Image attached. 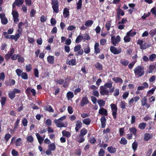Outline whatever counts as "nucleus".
<instances>
[{
    "mask_svg": "<svg viewBox=\"0 0 156 156\" xmlns=\"http://www.w3.org/2000/svg\"><path fill=\"white\" fill-rule=\"evenodd\" d=\"M144 67L143 66H137L133 70L136 76L140 77L144 74Z\"/></svg>",
    "mask_w": 156,
    "mask_h": 156,
    "instance_id": "1",
    "label": "nucleus"
},
{
    "mask_svg": "<svg viewBox=\"0 0 156 156\" xmlns=\"http://www.w3.org/2000/svg\"><path fill=\"white\" fill-rule=\"evenodd\" d=\"M9 34L6 32H4L3 33V35L5 38L14 40L15 41H16L20 37L19 34H15V35Z\"/></svg>",
    "mask_w": 156,
    "mask_h": 156,
    "instance_id": "2",
    "label": "nucleus"
},
{
    "mask_svg": "<svg viewBox=\"0 0 156 156\" xmlns=\"http://www.w3.org/2000/svg\"><path fill=\"white\" fill-rule=\"evenodd\" d=\"M51 4L53 11L57 13L58 12V2L57 0H51Z\"/></svg>",
    "mask_w": 156,
    "mask_h": 156,
    "instance_id": "3",
    "label": "nucleus"
},
{
    "mask_svg": "<svg viewBox=\"0 0 156 156\" xmlns=\"http://www.w3.org/2000/svg\"><path fill=\"white\" fill-rule=\"evenodd\" d=\"M111 108L112 112V115L114 119H116L117 113V105L114 104H111L110 105Z\"/></svg>",
    "mask_w": 156,
    "mask_h": 156,
    "instance_id": "4",
    "label": "nucleus"
},
{
    "mask_svg": "<svg viewBox=\"0 0 156 156\" xmlns=\"http://www.w3.org/2000/svg\"><path fill=\"white\" fill-rule=\"evenodd\" d=\"M66 118V116L64 115L58 119L55 120V122L56 124L57 127L61 128L64 126V124L61 122L65 119Z\"/></svg>",
    "mask_w": 156,
    "mask_h": 156,
    "instance_id": "5",
    "label": "nucleus"
},
{
    "mask_svg": "<svg viewBox=\"0 0 156 156\" xmlns=\"http://www.w3.org/2000/svg\"><path fill=\"white\" fill-rule=\"evenodd\" d=\"M120 41V37L119 35H117L116 37L115 36H112L111 41L114 46H116V44H118Z\"/></svg>",
    "mask_w": 156,
    "mask_h": 156,
    "instance_id": "6",
    "label": "nucleus"
},
{
    "mask_svg": "<svg viewBox=\"0 0 156 156\" xmlns=\"http://www.w3.org/2000/svg\"><path fill=\"white\" fill-rule=\"evenodd\" d=\"M30 93L33 96H35L36 95V92L34 89H32L30 87H28L25 90V93L27 96H30Z\"/></svg>",
    "mask_w": 156,
    "mask_h": 156,
    "instance_id": "7",
    "label": "nucleus"
},
{
    "mask_svg": "<svg viewBox=\"0 0 156 156\" xmlns=\"http://www.w3.org/2000/svg\"><path fill=\"white\" fill-rule=\"evenodd\" d=\"M141 106H145L147 108L150 107V105L147 103V99L146 96H144L141 100Z\"/></svg>",
    "mask_w": 156,
    "mask_h": 156,
    "instance_id": "8",
    "label": "nucleus"
},
{
    "mask_svg": "<svg viewBox=\"0 0 156 156\" xmlns=\"http://www.w3.org/2000/svg\"><path fill=\"white\" fill-rule=\"evenodd\" d=\"M12 14L13 16L14 23L16 24H17L19 20V19L18 18L19 15L18 12L12 10Z\"/></svg>",
    "mask_w": 156,
    "mask_h": 156,
    "instance_id": "9",
    "label": "nucleus"
},
{
    "mask_svg": "<svg viewBox=\"0 0 156 156\" xmlns=\"http://www.w3.org/2000/svg\"><path fill=\"white\" fill-rule=\"evenodd\" d=\"M74 51L75 52L78 51V55H81L83 53V51L81 48V47L80 44H78L75 46L74 48Z\"/></svg>",
    "mask_w": 156,
    "mask_h": 156,
    "instance_id": "10",
    "label": "nucleus"
},
{
    "mask_svg": "<svg viewBox=\"0 0 156 156\" xmlns=\"http://www.w3.org/2000/svg\"><path fill=\"white\" fill-rule=\"evenodd\" d=\"M111 52L114 54H118L120 53L122 51V49L121 48L117 49L114 46H111L110 48Z\"/></svg>",
    "mask_w": 156,
    "mask_h": 156,
    "instance_id": "11",
    "label": "nucleus"
},
{
    "mask_svg": "<svg viewBox=\"0 0 156 156\" xmlns=\"http://www.w3.org/2000/svg\"><path fill=\"white\" fill-rule=\"evenodd\" d=\"M106 88L104 86H101L100 87V92L102 95H108L109 91L108 90H106Z\"/></svg>",
    "mask_w": 156,
    "mask_h": 156,
    "instance_id": "12",
    "label": "nucleus"
},
{
    "mask_svg": "<svg viewBox=\"0 0 156 156\" xmlns=\"http://www.w3.org/2000/svg\"><path fill=\"white\" fill-rule=\"evenodd\" d=\"M0 18L1 19V22L3 25H5L8 23V20L4 13L0 14Z\"/></svg>",
    "mask_w": 156,
    "mask_h": 156,
    "instance_id": "13",
    "label": "nucleus"
},
{
    "mask_svg": "<svg viewBox=\"0 0 156 156\" xmlns=\"http://www.w3.org/2000/svg\"><path fill=\"white\" fill-rule=\"evenodd\" d=\"M82 123L81 121L78 120L75 122V130L76 132L79 131V129L82 127Z\"/></svg>",
    "mask_w": 156,
    "mask_h": 156,
    "instance_id": "14",
    "label": "nucleus"
},
{
    "mask_svg": "<svg viewBox=\"0 0 156 156\" xmlns=\"http://www.w3.org/2000/svg\"><path fill=\"white\" fill-rule=\"evenodd\" d=\"M89 102L88 98L87 97H84L82 98V100L80 102L81 106L83 107L84 105L88 104Z\"/></svg>",
    "mask_w": 156,
    "mask_h": 156,
    "instance_id": "15",
    "label": "nucleus"
},
{
    "mask_svg": "<svg viewBox=\"0 0 156 156\" xmlns=\"http://www.w3.org/2000/svg\"><path fill=\"white\" fill-rule=\"evenodd\" d=\"M85 138L84 136L79 134L76 138V141L79 143H82L84 141Z\"/></svg>",
    "mask_w": 156,
    "mask_h": 156,
    "instance_id": "16",
    "label": "nucleus"
},
{
    "mask_svg": "<svg viewBox=\"0 0 156 156\" xmlns=\"http://www.w3.org/2000/svg\"><path fill=\"white\" fill-rule=\"evenodd\" d=\"M16 83L15 80L12 79H9L8 81L5 82V84L7 86L14 85Z\"/></svg>",
    "mask_w": 156,
    "mask_h": 156,
    "instance_id": "17",
    "label": "nucleus"
},
{
    "mask_svg": "<svg viewBox=\"0 0 156 156\" xmlns=\"http://www.w3.org/2000/svg\"><path fill=\"white\" fill-rule=\"evenodd\" d=\"M144 140L147 141L151 138L153 136V134L152 133L149 134L148 133H146L144 136Z\"/></svg>",
    "mask_w": 156,
    "mask_h": 156,
    "instance_id": "18",
    "label": "nucleus"
},
{
    "mask_svg": "<svg viewBox=\"0 0 156 156\" xmlns=\"http://www.w3.org/2000/svg\"><path fill=\"white\" fill-rule=\"evenodd\" d=\"M99 44L98 43H96L94 45V53L97 55L100 53V50L99 48Z\"/></svg>",
    "mask_w": 156,
    "mask_h": 156,
    "instance_id": "19",
    "label": "nucleus"
},
{
    "mask_svg": "<svg viewBox=\"0 0 156 156\" xmlns=\"http://www.w3.org/2000/svg\"><path fill=\"white\" fill-rule=\"evenodd\" d=\"M98 113L102 115L107 116L108 115L107 110L103 108H101L99 110Z\"/></svg>",
    "mask_w": 156,
    "mask_h": 156,
    "instance_id": "20",
    "label": "nucleus"
},
{
    "mask_svg": "<svg viewBox=\"0 0 156 156\" xmlns=\"http://www.w3.org/2000/svg\"><path fill=\"white\" fill-rule=\"evenodd\" d=\"M101 123V126L102 128H105L106 125V119L105 116H103L101 117L100 119Z\"/></svg>",
    "mask_w": 156,
    "mask_h": 156,
    "instance_id": "21",
    "label": "nucleus"
},
{
    "mask_svg": "<svg viewBox=\"0 0 156 156\" xmlns=\"http://www.w3.org/2000/svg\"><path fill=\"white\" fill-rule=\"evenodd\" d=\"M47 59L48 63L51 64H53L54 62L55 57L53 56H48Z\"/></svg>",
    "mask_w": 156,
    "mask_h": 156,
    "instance_id": "22",
    "label": "nucleus"
},
{
    "mask_svg": "<svg viewBox=\"0 0 156 156\" xmlns=\"http://www.w3.org/2000/svg\"><path fill=\"white\" fill-rule=\"evenodd\" d=\"M107 150L108 151L110 154L114 153L116 151V149L112 146L108 147Z\"/></svg>",
    "mask_w": 156,
    "mask_h": 156,
    "instance_id": "23",
    "label": "nucleus"
},
{
    "mask_svg": "<svg viewBox=\"0 0 156 156\" xmlns=\"http://www.w3.org/2000/svg\"><path fill=\"white\" fill-rule=\"evenodd\" d=\"M129 130L131 133L135 137H136L137 130L135 127H132L130 128Z\"/></svg>",
    "mask_w": 156,
    "mask_h": 156,
    "instance_id": "24",
    "label": "nucleus"
},
{
    "mask_svg": "<svg viewBox=\"0 0 156 156\" xmlns=\"http://www.w3.org/2000/svg\"><path fill=\"white\" fill-rule=\"evenodd\" d=\"M95 67L99 70H101L103 69V65L99 62H97L95 64Z\"/></svg>",
    "mask_w": 156,
    "mask_h": 156,
    "instance_id": "25",
    "label": "nucleus"
},
{
    "mask_svg": "<svg viewBox=\"0 0 156 156\" xmlns=\"http://www.w3.org/2000/svg\"><path fill=\"white\" fill-rule=\"evenodd\" d=\"M112 79L115 83H123L122 80L119 77H114L112 78Z\"/></svg>",
    "mask_w": 156,
    "mask_h": 156,
    "instance_id": "26",
    "label": "nucleus"
},
{
    "mask_svg": "<svg viewBox=\"0 0 156 156\" xmlns=\"http://www.w3.org/2000/svg\"><path fill=\"white\" fill-rule=\"evenodd\" d=\"M35 135L37 137V139L38 140L39 143L40 144H41L44 140V138H43V137L40 136L38 133H36Z\"/></svg>",
    "mask_w": 156,
    "mask_h": 156,
    "instance_id": "27",
    "label": "nucleus"
},
{
    "mask_svg": "<svg viewBox=\"0 0 156 156\" xmlns=\"http://www.w3.org/2000/svg\"><path fill=\"white\" fill-rule=\"evenodd\" d=\"M83 124L87 125H89L91 122V120L90 118H87L83 119L82 121Z\"/></svg>",
    "mask_w": 156,
    "mask_h": 156,
    "instance_id": "28",
    "label": "nucleus"
},
{
    "mask_svg": "<svg viewBox=\"0 0 156 156\" xmlns=\"http://www.w3.org/2000/svg\"><path fill=\"white\" fill-rule=\"evenodd\" d=\"M48 149L51 151H54L55 150L56 146L55 144L52 143L50 144L48 146Z\"/></svg>",
    "mask_w": 156,
    "mask_h": 156,
    "instance_id": "29",
    "label": "nucleus"
},
{
    "mask_svg": "<svg viewBox=\"0 0 156 156\" xmlns=\"http://www.w3.org/2000/svg\"><path fill=\"white\" fill-rule=\"evenodd\" d=\"M94 23L93 21L92 20H88L85 21V25L87 27H91Z\"/></svg>",
    "mask_w": 156,
    "mask_h": 156,
    "instance_id": "30",
    "label": "nucleus"
},
{
    "mask_svg": "<svg viewBox=\"0 0 156 156\" xmlns=\"http://www.w3.org/2000/svg\"><path fill=\"white\" fill-rule=\"evenodd\" d=\"M147 126L146 122H142L140 123L138 125V128L141 130L144 129Z\"/></svg>",
    "mask_w": 156,
    "mask_h": 156,
    "instance_id": "31",
    "label": "nucleus"
},
{
    "mask_svg": "<svg viewBox=\"0 0 156 156\" xmlns=\"http://www.w3.org/2000/svg\"><path fill=\"white\" fill-rule=\"evenodd\" d=\"M44 108L45 110L48 111L49 112H53L54 111V109L50 105L46 106Z\"/></svg>",
    "mask_w": 156,
    "mask_h": 156,
    "instance_id": "32",
    "label": "nucleus"
},
{
    "mask_svg": "<svg viewBox=\"0 0 156 156\" xmlns=\"http://www.w3.org/2000/svg\"><path fill=\"white\" fill-rule=\"evenodd\" d=\"M113 82L110 80L108 83H107L105 84L104 86L107 88L110 89L112 87Z\"/></svg>",
    "mask_w": 156,
    "mask_h": 156,
    "instance_id": "33",
    "label": "nucleus"
},
{
    "mask_svg": "<svg viewBox=\"0 0 156 156\" xmlns=\"http://www.w3.org/2000/svg\"><path fill=\"white\" fill-rule=\"evenodd\" d=\"M156 69V64L151 65L149 67V73H152L153 70Z\"/></svg>",
    "mask_w": 156,
    "mask_h": 156,
    "instance_id": "34",
    "label": "nucleus"
},
{
    "mask_svg": "<svg viewBox=\"0 0 156 156\" xmlns=\"http://www.w3.org/2000/svg\"><path fill=\"white\" fill-rule=\"evenodd\" d=\"M97 102L100 107L104 106L105 105V101L102 99H98Z\"/></svg>",
    "mask_w": 156,
    "mask_h": 156,
    "instance_id": "35",
    "label": "nucleus"
},
{
    "mask_svg": "<svg viewBox=\"0 0 156 156\" xmlns=\"http://www.w3.org/2000/svg\"><path fill=\"white\" fill-rule=\"evenodd\" d=\"M24 1V0H15L14 2L16 5L19 7L23 4Z\"/></svg>",
    "mask_w": 156,
    "mask_h": 156,
    "instance_id": "36",
    "label": "nucleus"
},
{
    "mask_svg": "<svg viewBox=\"0 0 156 156\" xmlns=\"http://www.w3.org/2000/svg\"><path fill=\"white\" fill-rule=\"evenodd\" d=\"M119 143L121 144L125 145L127 144V140L124 137H122L121 138L120 141H119Z\"/></svg>",
    "mask_w": 156,
    "mask_h": 156,
    "instance_id": "37",
    "label": "nucleus"
},
{
    "mask_svg": "<svg viewBox=\"0 0 156 156\" xmlns=\"http://www.w3.org/2000/svg\"><path fill=\"white\" fill-rule=\"evenodd\" d=\"M138 145V143L134 141L132 143V148L134 152L136 150Z\"/></svg>",
    "mask_w": 156,
    "mask_h": 156,
    "instance_id": "38",
    "label": "nucleus"
},
{
    "mask_svg": "<svg viewBox=\"0 0 156 156\" xmlns=\"http://www.w3.org/2000/svg\"><path fill=\"white\" fill-rule=\"evenodd\" d=\"M63 16L65 18L68 16V9L65 8L63 12Z\"/></svg>",
    "mask_w": 156,
    "mask_h": 156,
    "instance_id": "39",
    "label": "nucleus"
},
{
    "mask_svg": "<svg viewBox=\"0 0 156 156\" xmlns=\"http://www.w3.org/2000/svg\"><path fill=\"white\" fill-rule=\"evenodd\" d=\"M120 62L123 65L125 66H127L129 63V61L128 60L125 59L120 60Z\"/></svg>",
    "mask_w": 156,
    "mask_h": 156,
    "instance_id": "40",
    "label": "nucleus"
},
{
    "mask_svg": "<svg viewBox=\"0 0 156 156\" xmlns=\"http://www.w3.org/2000/svg\"><path fill=\"white\" fill-rule=\"evenodd\" d=\"M21 144V138H19L16 140L15 141V145L16 146H20Z\"/></svg>",
    "mask_w": 156,
    "mask_h": 156,
    "instance_id": "41",
    "label": "nucleus"
},
{
    "mask_svg": "<svg viewBox=\"0 0 156 156\" xmlns=\"http://www.w3.org/2000/svg\"><path fill=\"white\" fill-rule=\"evenodd\" d=\"M87 129H86L85 128H83L82 129L80 130V133L79 134L84 136L85 135L87 134Z\"/></svg>",
    "mask_w": 156,
    "mask_h": 156,
    "instance_id": "42",
    "label": "nucleus"
},
{
    "mask_svg": "<svg viewBox=\"0 0 156 156\" xmlns=\"http://www.w3.org/2000/svg\"><path fill=\"white\" fill-rule=\"evenodd\" d=\"M83 36H82L81 35H79L76 38V43H78L82 41V40L83 39Z\"/></svg>",
    "mask_w": 156,
    "mask_h": 156,
    "instance_id": "43",
    "label": "nucleus"
},
{
    "mask_svg": "<svg viewBox=\"0 0 156 156\" xmlns=\"http://www.w3.org/2000/svg\"><path fill=\"white\" fill-rule=\"evenodd\" d=\"M8 95L9 98L12 100L13 99L16 97V95L12 90L8 93Z\"/></svg>",
    "mask_w": 156,
    "mask_h": 156,
    "instance_id": "44",
    "label": "nucleus"
},
{
    "mask_svg": "<svg viewBox=\"0 0 156 156\" xmlns=\"http://www.w3.org/2000/svg\"><path fill=\"white\" fill-rule=\"evenodd\" d=\"M20 119L19 118H17L16 122L14 123V126L13 127L14 130L16 129L19 125V124L20 123Z\"/></svg>",
    "mask_w": 156,
    "mask_h": 156,
    "instance_id": "45",
    "label": "nucleus"
},
{
    "mask_svg": "<svg viewBox=\"0 0 156 156\" xmlns=\"http://www.w3.org/2000/svg\"><path fill=\"white\" fill-rule=\"evenodd\" d=\"M76 61L75 58L74 59H72L69 61V65H76Z\"/></svg>",
    "mask_w": 156,
    "mask_h": 156,
    "instance_id": "46",
    "label": "nucleus"
},
{
    "mask_svg": "<svg viewBox=\"0 0 156 156\" xmlns=\"http://www.w3.org/2000/svg\"><path fill=\"white\" fill-rule=\"evenodd\" d=\"M82 5V0H79L77 3L76 9L79 10L81 9Z\"/></svg>",
    "mask_w": 156,
    "mask_h": 156,
    "instance_id": "47",
    "label": "nucleus"
},
{
    "mask_svg": "<svg viewBox=\"0 0 156 156\" xmlns=\"http://www.w3.org/2000/svg\"><path fill=\"white\" fill-rule=\"evenodd\" d=\"M6 100V98L5 97H2L1 98L0 101L2 106H3L5 105Z\"/></svg>",
    "mask_w": 156,
    "mask_h": 156,
    "instance_id": "48",
    "label": "nucleus"
},
{
    "mask_svg": "<svg viewBox=\"0 0 156 156\" xmlns=\"http://www.w3.org/2000/svg\"><path fill=\"white\" fill-rule=\"evenodd\" d=\"M117 14L120 15L121 16H123L125 14L124 11L120 8H118L117 9Z\"/></svg>",
    "mask_w": 156,
    "mask_h": 156,
    "instance_id": "49",
    "label": "nucleus"
},
{
    "mask_svg": "<svg viewBox=\"0 0 156 156\" xmlns=\"http://www.w3.org/2000/svg\"><path fill=\"white\" fill-rule=\"evenodd\" d=\"M132 30H130L127 33V34L128 35H129L131 37H133L136 34V32L135 31L133 32L132 33L131 32Z\"/></svg>",
    "mask_w": 156,
    "mask_h": 156,
    "instance_id": "50",
    "label": "nucleus"
},
{
    "mask_svg": "<svg viewBox=\"0 0 156 156\" xmlns=\"http://www.w3.org/2000/svg\"><path fill=\"white\" fill-rule=\"evenodd\" d=\"M156 58V55L155 54H152L149 56V60L150 61L152 62Z\"/></svg>",
    "mask_w": 156,
    "mask_h": 156,
    "instance_id": "51",
    "label": "nucleus"
},
{
    "mask_svg": "<svg viewBox=\"0 0 156 156\" xmlns=\"http://www.w3.org/2000/svg\"><path fill=\"white\" fill-rule=\"evenodd\" d=\"M61 42L63 43L65 41V44L67 45H68V39H66V37H62L61 38Z\"/></svg>",
    "mask_w": 156,
    "mask_h": 156,
    "instance_id": "52",
    "label": "nucleus"
},
{
    "mask_svg": "<svg viewBox=\"0 0 156 156\" xmlns=\"http://www.w3.org/2000/svg\"><path fill=\"white\" fill-rule=\"evenodd\" d=\"M32 69V66L30 64H29L26 66V69L27 72H30Z\"/></svg>",
    "mask_w": 156,
    "mask_h": 156,
    "instance_id": "53",
    "label": "nucleus"
},
{
    "mask_svg": "<svg viewBox=\"0 0 156 156\" xmlns=\"http://www.w3.org/2000/svg\"><path fill=\"white\" fill-rule=\"evenodd\" d=\"M22 78L24 80H27L28 78V75L26 73L23 72L21 76Z\"/></svg>",
    "mask_w": 156,
    "mask_h": 156,
    "instance_id": "54",
    "label": "nucleus"
},
{
    "mask_svg": "<svg viewBox=\"0 0 156 156\" xmlns=\"http://www.w3.org/2000/svg\"><path fill=\"white\" fill-rule=\"evenodd\" d=\"M105 154V151L102 148H101L98 153L99 156H104Z\"/></svg>",
    "mask_w": 156,
    "mask_h": 156,
    "instance_id": "55",
    "label": "nucleus"
},
{
    "mask_svg": "<svg viewBox=\"0 0 156 156\" xmlns=\"http://www.w3.org/2000/svg\"><path fill=\"white\" fill-rule=\"evenodd\" d=\"M127 104L124 101H121L120 104V108L122 109L125 108L126 105Z\"/></svg>",
    "mask_w": 156,
    "mask_h": 156,
    "instance_id": "56",
    "label": "nucleus"
},
{
    "mask_svg": "<svg viewBox=\"0 0 156 156\" xmlns=\"http://www.w3.org/2000/svg\"><path fill=\"white\" fill-rule=\"evenodd\" d=\"M16 72L18 76H20L23 72L20 69H17L16 70Z\"/></svg>",
    "mask_w": 156,
    "mask_h": 156,
    "instance_id": "57",
    "label": "nucleus"
},
{
    "mask_svg": "<svg viewBox=\"0 0 156 156\" xmlns=\"http://www.w3.org/2000/svg\"><path fill=\"white\" fill-rule=\"evenodd\" d=\"M84 52L86 54H88L90 52V48L89 45H87L86 48H83Z\"/></svg>",
    "mask_w": 156,
    "mask_h": 156,
    "instance_id": "58",
    "label": "nucleus"
},
{
    "mask_svg": "<svg viewBox=\"0 0 156 156\" xmlns=\"http://www.w3.org/2000/svg\"><path fill=\"white\" fill-rule=\"evenodd\" d=\"M137 62L136 60L130 63L128 65V68L129 69H131L134 66L135 63Z\"/></svg>",
    "mask_w": 156,
    "mask_h": 156,
    "instance_id": "59",
    "label": "nucleus"
},
{
    "mask_svg": "<svg viewBox=\"0 0 156 156\" xmlns=\"http://www.w3.org/2000/svg\"><path fill=\"white\" fill-rule=\"evenodd\" d=\"M27 141L30 143H32L34 141V138L32 136H29L27 137Z\"/></svg>",
    "mask_w": 156,
    "mask_h": 156,
    "instance_id": "60",
    "label": "nucleus"
},
{
    "mask_svg": "<svg viewBox=\"0 0 156 156\" xmlns=\"http://www.w3.org/2000/svg\"><path fill=\"white\" fill-rule=\"evenodd\" d=\"M22 122L24 126H26L27 125L28 121L26 118H24L22 119Z\"/></svg>",
    "mask_w": 156,
    "mask_h": 156,
    "instance_id": "61",
    "label": "nucleus"
},
{
    "mask_svg": "<svg viewBox=\"0 0 156 156\" xmlns=\"http://www.w3.org/2000/svg\"><path fill=\"white\" fill-rule=\"evenodd\" d=\"M11 137V135L9 133L6 134L4 137V139L5 141L7 142Z\"/></svg>",
    "mask_w": 156,
    "mask_h": 156,
    "instance_id": "62",
    "label": "nucleus"
},
{
    "mask_svg": "<svg viewBox=\"0 0 156 156\" xmlns=\"http://www.w3.org/2000/svg\"><path fill=\"white\" fill-rule=\"evenodd\" d=\"M124 40L125 42H129L130 40V38L129 37V36L127 35L125 36L124 37Z\"/></svg>",
    "mask_w": 156,
    "mask_h": 156,
    "instance_id": "63",
    "label": "nucleus"
},
{
    "mask_svg": "<svg viewBox=\"0 0 156 156\" xmlns=\"http://www.w3.org/2000/svg\"><path fill=\"white\" fill-rule=\"evenodd\" d=\"M149 34L151 37H152L156 34V30H151L149 32Z\"/></svg>",
    "mask_w": 156,
    "mask_h": 156,
    "instance_id": "64",
    "label": "nucleus"
}]
</instances>
